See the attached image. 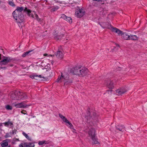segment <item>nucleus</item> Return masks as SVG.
<instances>
[{
	"label": "nucleus",
	"instance_id": "nucleus-1",
	"mask_svg": "<svg viewBox=\"0 0 147 147\" xmlns=\"http://www.w3.org/2000/svg\"><path fill=\"white\" fill-rule=\"evenodd\" d=\"M27 12V15L31 12V10L26 7L24 9L23 7H17L16 9L13 12L12 15L13 18L18 22L21 23L23 22L24 20V15L22 12Z\"/></svg>",
	"mask_w": 147,
	"mask_h": 147
},
{
	"label": "nucleus",
	"instance_id": "nucleus-2",
	"mask_svg": "<svg viewBox=\"0 0 147 147\" xmlns=\"http://www.w3.org/2000/svg\"><path fill=\"white\" fill-rule=\"evenodd\" d=\"M73 74L80 77L85 76L88 72V69L81 66H77L72 69Z\"/></svg>",
	"mask_w": 147,
	"mask_h": 147
},
{
	"label": "nucleus",
	"instance_id": "nucleus-3",
	"mask_svg": "<svg viewBox=\"0 0 147 147\" xmlns=\"http://www.w3.org/2000/svg\"><path fill=\"white\" fill-rule=\"evenodd\" d=\"M57 82H63L64 86L70 84L73 82L72 78H69V75L67 74L61 73V76H59L56 80Z\"/></svg>",
	"mask_w": 147,
	"mask_h": 147
},
{
	"label": "nucleus",
	"instance_id": "nucleus-4",
	"mask_svg": "<svg viewBox=\"0 0 147 147\" xmlns=\"http://www.w3.org/2000/svg\"><path fill=\"white\" fill-rule=\"evenodd\" d=\"M10 96L11 99L15 100H24L27 97L25 93L18 91L11 92Z\"/></svg>",
	"mask_w": 147,
	"mask_h": 147
},
{
	"label": "nucleus",
	"instance_id": "nucleus-5",
	"mask_svg": "<svg viewBox=\"0 0 147 147\" xmlns=\"http://www.w3.org/2000/svg\"><path fill=\"white\" fill-rule=\"evenodd\" d=\"M112 31L115 32L117 34L118 36H121L123 37L127 36V37H137V36L127 33V32H123L117 28H113L112 29Z\"/></svg>",
	"mask_w": 147,
	"mask_h": 147
},
{
	"label": "nucleus",
	"instance_id": "nucleus-6",
	"mask_svg": "<svg viewBox=\"0 0 147 147\" xmlns=\"http://www.w3.org/2000/svg\"><path fill=\"white\" fill-rule=\"evenodd\" d=\"M12 61V59L9 57H4V58L0 61V65L1 66L6 65Z\"/></svg>",
	"mask_w": 147,
	"mask_h": 147
},
{
	"label": "nucleus",
	"instance_id": "nucleus-7",
	"mask_svg": "<svg viewBox=\"0 0 147 147\" xmlns=\"http://www.w3.org/2000/svg\"><path fill=\"white\" fill-rule=\"evenodd\" d=\"M85 13V11L84 10L81 8L76 11L75 14L77 17L81 18L83 16Z\"/></svg>",
	"mask_w": 147,
	"mask_h": 147
},
{
	"label": "nucleus",
	"instance_id": "nucleus-8",
	"mask_svg": "<svg viewBox=\"0 0 147 147\" xmlns=\"http://www.w3.org/2000/svg\"><path fill=\"white\" fill-rule=\"evenodd\" d=\"M25 101H24L17 104H15V103H13V104L14 106L16 108H27L30 106V105L25 104Z\"/></svg>",
	"mask_w": 147,
	"mask_h": 147
},
{
	"label": "nucleus",
	"instance_id": "nucleus-9",
	"mask_svg": "<svg viewBox=\"0 0 147 147\" xmlns=\"http://www.w3.org/2000/svg\"><path fill=\"white\" fill-rule=\"evenodd\" d=\"M59 117L63 120V121L66 123L67 125L69 126L71 128H73V125L72 124L68 121L65 117L62 115L60 114H59Z\"/></svg>",
	"mask_w": 147,
	"mask_h": 147
},
{
	"label": "nucleus",
	"instance_id": "nucleus-10",
	"mask_svg": "<svg viewBox=\"0 0 147 147\" xmlns=\"http://www.w3.org/2000/svg\"><path fill=\"white\" fill-rule=\"evenodd\" d=\"M101 27L103 28H107L110 29L112 31V29L113 28H116L112 27L111 25L108 22H105L100 24Z\"/></svg>",
	"mask_w": 147,
	"mask_h": 147
},
{
	"label": "nucleus",
	"instance_id": "nucleus-11",
	"mask_svg": "<svg viewBox=\"0 0 147 147\" xmlns=\"http://www.w3.org/2000/svg\"><path fill=\"white\" fill-rule=\"evenodd\" d=\"M127 91V90L125 88H120L116 90V93L118 95H121L126 92Z\"/></svg>",
	"mask_w": 147,
	"mask_h": 147
},
{
	"label": "nucleus",
	"instance_id": "nucleus-12",
	"mask_svg": "<svg viewBox=\"0 0 147 147\" xmlns=\"http://www.w3.org/2000/svg\"><path fill=\"white\" fill-rule=\"evenodd\" d=\"M105 84L109 89H112L114 87V84L113 81L108 80L105 82Z\"/></svg>",
	"mask_w": 147,
	"mask_h": 147
},
{
	"label": "nucleus",
	"instance_id": "nucleus-13",
	"mask_svg": "<svg viewBox=\"0 0 147 147\" xmlns=\"http://www.w3.org/2000/svg\"><path fill=\"white\" fill-rule=\"evenodd\" d=\"M61 18H63L64 20L67 21L70 23H72V19L70 17L66 16L64 14H62Z\"/></svg>",
	"mask_w": 147,
	"mask_h": 147
},
{
	"label": "nucleus",
	"instance_id": "nucleus-14",
	"mask_svg": "<svg viewBox=\"0 0 147 147\" xmlns=\"http://www.w3.org/2000/svg\"><path fill=\"white\" fill-rule=\"evenodd\" d=\"M56 55L57 58L60 59H61L63 58V54L62 53V50L61 49H59L58 51L56 54Z\"/></svg>",
	"mask_w": 147,
	"mask_h": 147
},
{
	"label": "nucleus",
	"instance_id": "nucleus-15",
	"mask_svg": "<svg viewBox=\"0 0 147 147\" xmlns=\"http://www.w3.org/2000/svg\"><path fill=\"white\" fill-rule=\"evenodd\" d=\"M95 130L93 128H91L88 131L89 136L90 137H95L96 136L95 134Z\"/></svg>",
	"mask_w": 147,
	"mask_h": 147
},
{
	"label": "nucleus",
	"instance_id": "nucleus-16",
	"mask_svg": "<svg viewBox=\"0 0 147 147\" xmlns=\"http://www.w3.org/2000/svg\"><path fill=\"white\" fill-rule=\"evenodd\" d=\"M116 128L117 130H119L122 132L125 130L124 126L121 125H117L116 126Z\"/></svg>",
	"mask_w": 147,
	"mask_h": 147
},
{
	"label": "nucleus",
	"instance_id": "nucleus-17",
	"mask_svg": "<svg viewBox=\"0 0 147 147\" xmlns=\"http://www.w3.org/2000/svg\"><path fill=\"white\" fill-rule=\"evenodd\" d=\"M5 126L8 127L10 128H12L13 126V123L10 121L9 120L7 122L3 123Z\"/></svg>",
	"mask_w": 147,
	"mask_h": 147
},
{
	"label": "nucleus",
	"instance_id": "nucleus-18",
	"mask_svg": "<svg viewBox=\"0 0 147 147\" xmlns=\"http://www.w3.org/2000/svg\"><path fill=\"white\" fill-rule=\"evenodd\" d=\"M9 139H6L5 140H4L3 142V143L1 144V146L2 147H5L7 146L8 145V142L9 141Z\"/></svg>",
	"mask_w": 147,
	"mask_h": 147
},
{
	"label": "nucleus",
	"instance_id": "nucleus-19",
	"mask_svg": "<svg viewBox=\"0 0 147 147\" xmlns=\"http://www.w3.org/2000/svg\"><path fill=\"white\" fill-rule=\"evenodd\" d=\"M30 77L32 79H34L36 80H38V78H42V77L40 75H35L30 76Z\"/></svg>",
	"mask_w": 147,
	"mask_h": 147
},
{
	"label": "nucleus",
	"instance_id": "nucleus-20",
	"mask_svg": "<svg viewBox=\"0 0 147 147\" xmlns=\"http://www.w3.org/2000/svg\"><path fill=\"white\" fill-rule=\"evenodd\" d=\"M24 146L26 147H34L35 145L33 143H24Z\"/></svg>",
	"mask_w": 147,
	"mask_h": 147
},
{
	"label": "nucleus",
	"instance_id": "nucleus-21",
	"mask_svg": "<svg viewBox=\"0 0 147 147\" xmlns=\"http://www.w3.org/2000/svg\"><path fill=\"white\" fill-rule=\"evenodd\" d=\"M49 142L48 141H46L45 140L40 141L38 142V144L40 145H42L44 144H49Z\"/></svg>",
	"mask_w": 147,
	"mask_h": 147
},
{
	"label": "nucleus",
	"instance_id": "nucleus-22",
	"mask_svg": "<svg viewBox=\"0 0 147 147\" xmlns=\"http://www.w3.org/2000/svg\"><path fill=\"white\" fill-rule=\"evenodd\" d=\"M92 139L93 141L92 142V143L93 144H98L99 143L98 142V141L97 140V139H96L95 137H93L91 138Z\"/></svg>",
	"mask_w": 147,
	"mask_h": 147
},
{
	"label": "nucleus",
	"instance_id": "nucleus-23",
	"mask_svg": "<svg viewBox=\"0 0 147 147\" xmlns=\"http://www.w3.org/2000/svg\"><path fill=\"white\" fill-rule=\"evenodd\" d=\"M22 134L29 141H32V139H31V138H30L28 136V134H26L25 132H23L22 133Z\"/></svg>",
	"mask_w": 147,
	"mask_h": 147
},
{
	"label": "nucleus",
	"instance_id": "nucleus-24",
	"mask_svg": "<svg viewBox=\"0 0 147 147\" xmlns=\"http://www.w3.org/2000/svg\"><path fill=\"white\" fill-rule=\"evenodd\" d=\"M8 4L9 5L13 7H14L16 5L14 3L13 1H9V2Z\"/></svg>",
	"mask_w": 147,
	"mask_h": 147
},
{
	"label": "nucleus",
	"instance_id": "nucleus-25",
	"mask_svg": "<svg viewBox=\"0 0 147 147\" xmlns=\"http://www.w3.org/2000/svg\"><path fill=\"white\" fill-rule=\"evenodd\" d=\"M31 51H29L24 53L22 54V56L23 57H25L27 55H28Z\"/></svg>",
	"mask_w": 147,
	"mask_h": 147
},
{
	"label": "nucleus",
	"instance_id": "nucleus-26",
	"mask_svg": "<svg viewBox=\"0 0 147 147\" xmlns=\"http://www.w3.org/2000/svg\"><path fill=\"white\" fill-rule=\"evenodd\" d=\"M34 14L35 16V19H36L38 21L40 22L41 20V19L38 18V16L35 13V12H34Z\"/></svg>",
	"mask_w": 147,
	"mask_h": 147
},
{
	"label": "nucleus",
	"instance_id": "nucleus-27",
	"mask_svg": "<svg viewBox=\"0 0 147 147\" xmlns=\"http://www.w3.org/2000/svg\"><path fill=\"white\" fill-rule=\"evenodd\" d=\"M5 108L9 110H11L12 109V107L9 105H7L5 107Z\"/></svg>",
	"mask_w": 147,
	"mask_h": 147
},
{
	"label": "nucleus",
	"instance_id": "nucleus-28",
	"mask_svg": "<svg viewBox=\"0 0 147 147\" xmlns=\"http://www.w3.org/2000/svg\"><path fill=\"white\" fill-rule=\"evenodd\" d=\"M59 8V7L58 6L54 7L52 8V10L53 11H55L57 10Z\"/></svg>",
	"mask_w": 147,
	"mask_h": 147
},
{
	"label": "nucleus",
	"instance_id": "nucleus-29",
	"mask_svg": "<svg viewBox=\"0 0 147 147\" xmlns=\"http://www.w3.org/2000/svg\"><path fill=\"white\" fill-rule=\"evenodd\" d=\"M28 15L30 17H31L33 18H34V15L32 13V11L31 10V12L30 13L29 15Z\"/></svg>",
	"mask_w": 147,
	"mask_h": 147
},
{
	"label": "nucleus",
	"instance_id": "nucleus-30",
	"mask_svg": "<svg viewBox=\"0 0 147 147\" xmlns=\"http://www.w3.org/2000/svg\"><path fill=\"white\" fill-rule=\"evenodd\" d=\"M131 40H138V37H130Z\"/></svg>",
	"mask_w": 147,
	"mask_h": 147
},
{
	"label": "nucleus",
	"instance_id": "nucleus-31",
	"mask_svg": "<svg viewBox=\"0 0 147 147\" xmlns=\"http://www.w3.org/2000/svg\"><path fill=\"white\" fill-rule=\"evenodd\" d=\"M55 39L57 41H59L61 39V37H54Z\"/></svg>",
	"mask_w": 147,
	"mask_h": 147
},
{
	"label": "nucleus",
	"instance_id": "nucleus-32",
	"mask_svg": "<svg viewBox=\"0 0 147 147\" xmlns=\"http://www.w3.org/2000/svg\"><path fill=\"white\" fill-rule=\"evenodd\" d=\"M123 39L125 40H131L130 37H123Z\"/></svg>",
	"mask_w": 147,
	"mask_h": 147
},
{
	"label": "nucleus",
	"instance_id": "nucleus-33",
	"mask_svg": "<svg viewBox=\"0 0 147 147\" xmlns=\"http://www.w3.org/2000/svg\"><path fill=\"white\" fill-rule=\"evenodd\" d=\"M26 111L25 110H23L21 111V113L22 114H26V115H28V114L27 113H24V112H26Z\"/></svg>",
	"mask_w": 147,
	"mask_h": 147
},
{
	"label": "nucleus",
	"instance_id": "nucleus-34",
	"mask_svg": "<svg viewBox=\"0 0 147 147\" xmlns=\"http://www.w3.org/2000/svg\"><path fill=\"white\" fill-rule=\"evenodd\" d=\"M17 131L16 130L14 129L12 131V134H16V133Z\"/></svg>",
	"mask_w": 147,
	"mask_h": 147
},
{
	"label": "nucleus",
	"instance_id": "nucleus-35",
	"mask_svg": "<svg viewBox=\"0 0 147 147\" xmlns=\"http://www.w3.org/2000/svg\"><path fill=\"white\" fill-rule=\"evenodd\" d=\"M20 147H26V146H24V144H21L19 145Z\"/></svg>",
	"mask_w": 147,
	"mask_h": 147
},
{
	"label": "nucleus",
	"instance_id": "nucleus-36",
	"mask_svg": "<svg viewBox=\"0 0 147 147\" xmlns=\"http://www.w3.org/2000/svg\"><path fill=\"white\" fill-rule=\"evenodd\" d=\"M116 47H117V48L116 49V50H118V48L120 47V46H119V45L118 44H116Z\"/></svg>",
	"mask_w": 147,
	"mask_h": 147
},
{
	"label": "nucleus",
	"instance_id": "nucleus-37",
	"mask_svg": "<svg viewBox=\"0 0 147 147\" xmlns=\"http://www.w3.org/2000/svg\"><path fill=\"white\" fill-rule=\"evenodd\" d=\"M90 113L89 112L87 113V119H88V116H90Z\"/></svg>",
	"mask_w": 147,
	"mask_h": 147
},
{
	"label": "nucleus",
	"instance_id": "nucleus-38",
	"mask_svg": "<svg viewBox=\"0 0 147 147\" xmlns=\"http://www.w3.org/2000/svg\"><path fill=\"white\" fill-rule=\"evenodd\" d=\"M6 68V67H0V69H5Z\"/></svg>",
	"mask_w": 147,
	"mask_h": 147
},
{
	"label": "nucleus",
	"instance_id": "nucleus-39",
	"mask_svg": "<svg viewBox=\"0 0 147 147\" xmlns=\"http://www.w3.org/2000/svg\"><path fill=\"white\" fill-rule=\"evenodd\" d=\"M3 123H0V127L2 126Z\"/></svg>",
	"mask_w": 147,
	"mask_h": 147
},
{
	"label": "nucleus",
	"instance_id": "nucleus-40",
	"mask_svg": "<svg viewBox=\"0 0 147 147\" xmlns=\"http://www.w3.org/2000/svg\"><path fill=\"white\" fill-rule=\"evenodd\" d=\"M47 54H44V56H47Z\"/></svg>",
	"mask_w": 147,
	"mask_h": 147
},
{
	"label": "nucleus",
	"instance_id": "nucleus-41",
	"mask_svg": "<svg viewBox=\"0 0 147 147\" xmlns=\"http://www.w3.org/2000/svg\"><path fill=\"white\" fill-rule=\"evenodd\" d=\"M54 63V62L53 61H52V62H51V63L52 64V65H53V63Z\"/></svg>",
	"mask_w": 147,
	"mask_h": 147
},
{
	"label": "nucleus",
	"instance_id": "nucleus-42",
	"mask_svg": "<svg viewBox=\"0 0 147 147\" xmlns=\"http://www.w3.org/2000/svg\"><path fill=\"white\" fill-rule=\"evenodd\" d=\"M1 54H0V59H1Z\"/></svg>",
	"mask_w": 147,
	"mask_h": 147
},
{
	"label": "nucleus",
	"instance_id": "nucleus-43",
	"mask_svg": "<svg viewBox=\"0 0 147 147\" xmlns=\"http://www.w3.org/2000/svg\"><path fill=\"white\" fill-rule=\"evenodd\" d=\"M9 66H12V65H9Z\"/></svg>",
	"mask_w": 147,
	"mask_h": 147
},
{
	"label": "nucleus",
	"instance_id": "nucleus-44",
	"mask_svg": "<svg viewBox=\"0 0 147 147\" xmlns=\"http://www.w3.org/2000/svg\"><path fill=\"white\" fill-rule=\"evenodd\" d=\"M112 91V90H111L110 91V92H111ZM109 92H110V91H109Z\"/></svg>",
	"mask_w": 147,
	"mask_h": 147
},
{
	"label": "nucleus",
	"instance_id": "nucleus-45",
	"mask_svg": "<svg viewBox=\"0 0 147 147\" xmlns=\"http://www.w3.org/2000/svg\"><path fill=\"white\" fill-rule=\"evenodd\" d=\"M119 69L120 70V67H119Z\"/></svg>",
	"mask_w": 147,
	"mask_h": 147
},
{
	"label": "nucleus",
	"instance_id": "nucleus-46",
	"mask_svg": "<svg viewBox=\"0 0 147 147\" xmlns=\"http://www.w3.org/2000/svg\"><path fill=\"white\" fill-rule=\"evenodd\" d=\"M55 1H57V0H54Z\"/></svg>",
	"mask_w": 147,
	"mask_h": 147
},
{
	"label": "nucleus",
	"instance_id": "nucleus-47",
	"mask_svg": "<svg viewBox=\"0 0 147 147\" xmlns=\"http://www.w3.org/2000/svg\"><path fill=\"white\" fill-rule=\"evenodd\" d=\"M116 47L114 48V49H116Z\"/></svg>",
	"mask_w": 147,
	"mask_h": 147
},
{
	"label": "nucleus",
	"instance_id": "nucleus-48",
	"mask_svg": "<svg viewBox=\"0 0 147 147\" xmlns=\"http://www.w3.org/2000/svg\"><path fill=\"white\" fill-rule=\"evenodd\" d=\"M17 140H19L18 139H17Z\"/></svg>",
	"mask_w": 147,
	"mask_h": 147
}]
</instances>
